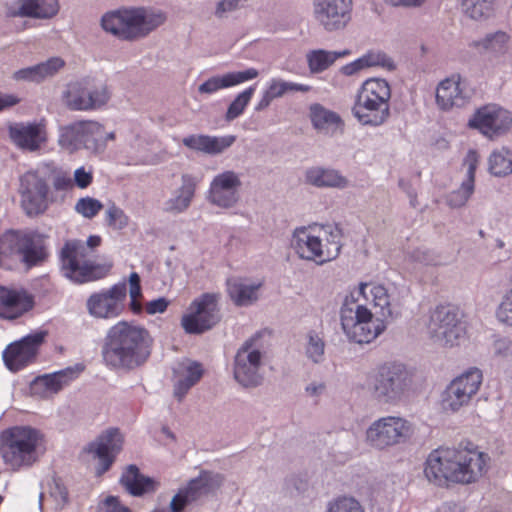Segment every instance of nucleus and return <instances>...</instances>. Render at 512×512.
I'll return each instance as SVG.
<instances>
[{
  "instance_id": "nucleus-1",
  "label": "nucleus",
  "mask_w": 512,
  "mask_h": 512,
  "mask_svg": "<svg viewBox=\"0 0 512 512\" xmlns=\"http://www.w3.org/2000/svg\"><path fill=\"white\" fill-rule=\"evenodd\" d=\"M403 307V297L396 289L388 291L383 285L362 282L342 302V330L349 341L370 343L386 329L384 319L399 318Z\"/></svg>"
},
{
  "instance_id": "nucleus-2",
  "label": "nucleus",
  "mask_w": 512,
  "mask_h": 512,
  "mask_svg": "<svg viewBox=\"0 0 512 512\" xmlns=\"http://www.w3.org/2000/svg\"><path fill=\"white\" fill-rule=\"evenodd\" d=\"M489 461V455L470 442L457 447H439L429 453L424 475L437 486L470 485L487 472Z\"/></svg>"
},
{
  "instance_id": "nucleus-3",
  "label": "nucleus",
  "mask_w": 512,
  "mask_h": 512,
  "mask_svg": "<svg viewBox=\"0 0 512 512\" xmlns=\"http://www.w3.org/2000/svg\"><path fill=\"white\" fill-rule=\"evenodd\" d=\"M149 333L140 326L119 321L110 327L101 350L104 364L112 370L131 371L150 356Z\"/></svg>"
},
{
  "instance_id": "nucleus-4",
  "label": "nucleus",
  "mask_w": 512,
  "mask_h": 512,
  "mask_svg": "<svg viewBox=\"0 0 512 512\" xmlns=\"http://www.w3.org/2000/svg\"><path fill=\"white\" fill-rule=\"evenodd\" d=\"M101 241L99 235H90L86 242L78 239L65 241L59 251L62 275L75 284L89 283L106 277L112 265L94 261L89 252V249L100 246Z\"/></svg>"
},
{
  "instance_id": "nucleus-5",
  "label": "nucleus",
  "mask_w": 512,
  "mask_h": 512,
  "mask_svg": "<svg viewBox=\"0 0 512 512\" xmlns=\"http://www.w3.org/2000/svg\"><path fill=\"white\" fill-rule=\"evenodd\" d=\"M391 86L383 78L366 79L358 88L351 107L357 122L366 127H380L390 117Z\"/></svg>"
},
{
  "instance_id": "nucleus-6",
  "label": "nucleus",
  "mask_w": 512,
  "mask_h": 512,
  "mask_svg": "<svg viewBox=\"0 0 512 512\" xmlns=\"http://www.w3.org/2000/svg\"><path fill=\"white\" fill-rule=\"evenodd\" d=\"M166 15L148 12L144 8H120L105 13L101 18L102 28L120 40L133 41L148 35L162 25Z\"/></svg>"
},
{
  "instance_id": "nucleus-7",
  "label": "nucleus",
  "mask_w": 512,
  "mask_h": 512,
  "mask_svg": "<svg viewBox=\"0 0 512 512\" xmlns=\"http://www.w3.org/2000/svg\"><path fill=\"white\" fill-rule=\"evenodd\" d=\"M42 433L31 426H13L2 433L1 454L13 471L31 467L39 457Z\"/></svg>"
},
{
  "instance_id": "nucleus-8",
  "label": "nucleus",
  "mask_w": 512,
  "mask_h": 512,
  "mask_svg": "<svg viewBox=\"0 0 512 512\" xmlns=\"http://www.w3.org/2000/svg\"><path fill=\"white\" fill-rule=\"evenodd\" d=\"M426 328L430 339L445 347L459 345L467 334L462 314L449 305H438L431 310Z\"/></svg>"
},
{
  "instance_id": "nucleus-9",
  "label": "nucleus",
  "mask_w": 512,
  "mask_h": 512,
  "mask_svg": "<svg viewBox=\"0 0 512 512\" xmlns=\"http://www.w3.org/2000/svg\"><path fill=\"white\" fill-rule=\"evenodd\" d=\"M410 384L409 373L403 364L386 363L371 376L369 389L379 402L396 404L405 396Z\"/></svg>"
},
{
  "instance_id": "nucleus-10",
  "label": "nucleus",
  "mask_w": 512,
  "mask_h": 512,
  "mask_svg": "<svg viewBox=\"0 0 512 512\" xmlns=\"http://www.w3.org/2000/svg\"><path fill=\"white\" fill-rule=\"evenodd\" d=\"M21 207L29 217L44 214L54 201L50 177L43 169L28 171L20 177Z\"/></svg>"
},
{
  "instance_id": "nucleus-11",
  "label": "nucleus",
  "mask_w": 512,
  "mask_h": 512,
  "mask_svg": "<svg viewBox=\"0 0 512 512\" xmlns=\"http://www.w3.org/2000/svg\"><path fill=\"white\" fill-rule=\"evenodd\" d=\"M413 425L400 416H384L374 420L366 429V444L378 451L405 443L413 434Z\"/></svg>"
},
{
  "instance_id": "nucleus-12",
  "label": "nucleus",
  "mask_w": 512,
  "mask_h": 512,
  "mask_svg": "<svg viewBox=\"0 0 512 512\" xmlns=\"http://www.w3.org/2000/svg\"><path fill=\"white\" fill-rule=\"evenodd\" d=\"M101 124L92 120H80L60 125L58 128V146L69 153L86 149L99 154L103 148Z\"/></svg>"
},
{
  "instance_id": "nucleus-13",
  "label": "nucleus",
  "mask_w": 512,
  "mask_h": 512,
  "mask_svg": "<svg viewBox=\"0 0 512 512\" xmlns=\"http://www.w3.org/2000/svg\"><path fill=\"white\" fill-rule=\"evenodd\" d=\"M220 295L203 293L196 297L182 316L181 325L188 334H201L212 329L221 320Z\"/></svg>"
},
{
  "instance_id": "nucleus-14",
  "label": "nucleus",
  "mask_w": 512,
  "mask_h": 512,
  "mask_svg": "<svg viewBox=\"0 0 512 512\" xmlns=\"http://www.w3.org/2000/svg\"><path fill=\"white\" fill-rule=\"evenodd\" d=\"M62 99L72 111H92L108 103L110 92L105 85L93 86L88 79H81L67 85Z\"/></svg>"
},
{
  "instance_id": "nucleus-15",
  "label": "nucleus",
  "mask_w": 512,
  "mask_h": 512,
  "mask_svg": "<svg viewBox=\"0 0 512 512\" xmlns=\"http://www.w3.org/2000/svg\"><path fill=\"white\" fill-rule=\"evenodd\" d=\"M482 380V371L477 367H471L453 379L442 394L443 409L456 412L468 405L478 392Z\"/></svg>"
},
{
  "instance_id": "nucleus-16",
  "label": "nucleus",
  "mask_w": 512,
  "mask_h": 512,
  "mask_svg": "<svg viewBox=\"0 0 512 512\" xmlns=\"http://www.w3.org/2000/svg\"><path fill=\"white\" fill-rule=\"evenodd\" d=\"M127 285L118 282L108 289L92 293L86 300V309L90 316L110 320L120 316L125 307Z\"/></svg>"
},
{
  "instance_id": "nucleus-17",
  "label": "nucleus",
  "mask_w": 512,
  "mask_h": 512,
  "mask_svg": "<svg viewBox=\"0 0 512 512\" xmlns=\"http://www.w3.org/2000/svg\"><path fill=\"white\" fill-rule=\"evenodd\" d=\"M254 341V338L244 341L234 357V378L245 388L257 387L263 380V376L260 373L263 354L254 347Z\"/></svg>"
},
{
  "instance_id": "nucleus-18",
  "label": "nucleus",
  "mask_w": 512,
  "mask_h": 512,
  "mask_svg": "<svg viewBox=\"0 0 512 512\" xmlns=\"http://www.w3.org/2000/svg\"><path fill=\"white\" fill-rule=\"evenodd\" d=\"M313 17L326 32L341 31L352 19L353 0H312Z\"/></svg>"
},
{
  "instance_id": "nucleus-19",
  "label": "nucleus",
  "mask_w": 512,
  "mask_h": 512,
  "mask_svg": "<svg viewBox=\"0 0 512 512\" xmlns=\"http://www.w3.org/2000/svg\"><path fill=\"white\" fill-rule=\"evenodd\" d=\"M468 125L493 140L512 128V113L495 104L485 105L476 110Z\"/></svg>"
},
{
  "instance_id": "nucleus-20",
  "label": "nucleus",
  "mask_w": 512,
  "mask_h": 512,
  "mask_svg": "<svg viewBox=\"0 0 512 512\" xmlns=\"http://www.w3.org/2000/svg\"><path fill=\"white\" fill-rule=\"evenodd\" d=\"M45 336V331H35L10 343L2 355L6 367L10 371L18 372L33 363Z\"/></svg>"
},
{
  "instance_id": "nucleus-21",
  "label": "nucleus",
  "mask_w": 512,
  "mask_h": 512,
  "mask_svg": "<svg viewBox=\"0 0 512 512\" xmlns=\"http://www.w3.org/2000/svg\"><path fill=\"white\" fill-rule=\"evenodd\" d=\"M241 186V175L234 170H225L213 177L207 191V200L220 208H232L239 201Z\"/></svg>"
},
{
  "instance_id": "nucleus-22",
  "label": "nucleus",
  "mask_w": 512,
  "mask_h": 512,
  "mask_svg": "<svg viewBox=\"0 0 512 512\" xmlns=\"http://www.w3.org/2000/svg\"><path fill=\"white\" fill-rule=\"evenodd\" d=\"M11 142L20 150L35 152L47 142V130L44 120L16 122L8 127Z\"/></svg>"
},
{
  "instance_id": "nucleus-23",
  "label": "nucleus",
  "mask_w": 512,
  "mask_h": 512,
  "mask_svg": "<svg viewBox=\"0 0 512 512\" xmlns=\"http://www.w3.org/2000/svg\"><path fill=\"white\" fill-rule=\"evenodd\" d=\"M122 435L117 428H110L88 445L87 451L98 459L96 474L102 475L113 464L122 449Z\"/></svg>"
},
{
  "instance_id": "nucleus-24",
  "label": "nucleus",
  "mask_w": 512,
  "mask_h": 512,
  "mask_svg": "<svg viewBox=\"0 0 512 512\" xmlns=\"http://www.w3.org/2000/svg\"><path fill=\"white\" fill-rule=\"evenodd\" d=\"M290 244L299 258L303 260L314 261L318 265L329 262L326 260L321 237L319 234L314 235L308 227H297L292 234Z\"/></svg>"
},
{
  "instance_id": "nucleus-25",
  "label": "nucleus",
  "mask_w": 512,
  "mask_h": 512,
  "mask_svg": "<svg viewBox=\"0 0 512 512\" xmlns=\"http://www.w3.org/2000/svg\"><path fill=\"white\" fill-rule=\"evenodd\" d=\"M222 482L221 474L202 471L198 477L191 479L185 487L179 489L175 496L185 508L188 504L218 489Z\"/></svg>"
},
{
  "instance_id": "nucleus-26",
  "label": "nucleus",
  "mask_w": 512,
  "mask_h": 512,
  "mask_svg": "<svg viewBox=\"0 0 512 512\" xmlns=\"http://www.w3.org/2000/svg\"><path fill=\"white\" fill-rule=\"evenodd\" d=\"M34 298L24 289H8L0 287V316L16 319L31 310Z\"/></svg>"
},
{
  "instance_id": "nucleus-27",
  "label": "nucleus",
  "mask_w": 512,
  "mask_h": 512,
  "mask_svg": "<svg viewBox=\"0 0 512 512\" xmlns=\"http://www.w3.org/2000/svg\"><path fill=\"white\" fill-rule=\"evenodd\" d=\"M19 259L28 267L42 263L47 255L46 236L35 230L20 231Z\"/></svg>"
},
{
  "instance_id": "nucleus-28",
  "label": "nucleus",
  "mask_w": 512,
  "mask_h": 512,
  "mask_svg": "<svg viewBox=\"0 0 512 512\" xmlns=\"http://www.w3.org/2000/svg\"><path fill=\"white\" fill-rule=\"evenodd\" d=\"M259 72L256 68H248L243 71H232L222 75L208 78L198 87L200 94L212 95L219 90L231 88L244 82L257 78Z\"/></svg>"
},
{
  "instance_id": "nucleus-29",
  "label": "nucleus",
  "mask_w": 512,
  "mask_h": 512,
  "mask_svg": "<svg viewBox=\"0 0 512 512\" xmlns=\"http://www.w3.org/2000/svg\"><path fill=\"white\" fill-rule=\"evenodd\" d=\"M309 118L312 127L325 136L332 137L335 134L343 133L344 121L341 116L319 103L311 104L309 107Z\"/></svg>"
},
{
  "instance_id": "nucleus-30",
  "label": "nucleus",
  "mask_w": 512,
  "mask_h": 512,
  "mask_svg": "<svg viewBox=\"0 0 512 512\" xmlns=\"http://www.w3.org/2000/svg\"><path fill=\"white\" fill-rule=\"evenodd\" d=\"M468 96L461 85L459 75L442 80L436 89V103L442 110L465 105Z\"/></svg>"
},
{
  "instance_id": "nucleus-31",
  "label": "nucleus",
  "mask_w": 512,
  "mask_h": 512,
  "mask_svg": "<svg viewBox=\"0 0 512 512\" xmlns=\"http://www.w3.org/2000/svg\"><path fill=\"white\" fill-rule=\"evenodd\" d=\"M204 373L202 364L197 361L186 360L179 363L174 370L176 381L174 383V396L181 401L188 391L199 382Z\"/></svg>"
},
{
  "instance_id": "nucleus-32",
  "label": "nucleus",
  "mask_w": 512,
  "mask_h": 512,
  "mask_svg": "<svg viewBox=\"0 0 512 512\" xmlns=\"http://www.w3.org/2000/svg\"><path fill=\"white\" fill-rule=\"evenodd\" d=\"M182 184L176 192L165 202V210L173 214L186 211L194 198L199 178L191 174H183Z\"/></svg>"
},
{
  "instance_id": "nucleus-33",
  "label": "nucleus",
  "mask_w": 512,
  "mask_h": 512,
  "mask_svg": "<svg viewBox=\"0 0 512 512\" xmlns=\"http://www.w3.org/2000/svg\"><path fill=\"white\" fill-rule=\"evenodd\" d=\"M235 141V136H209V135H189L184 137L182 142L189 149L203 152L210 155H217L229 148Z\"/></svg>"
},
{
  "instance_id": "nucleus-34",
  "label": "nucleus",
  "mask_w": 512,
  "mask_h": 512,
  "mask_svg": "<svg viewBox=\"0 0 512 512\" xmlns=\"http://www.w3.org/2000/svg\"><path fill=\"white\" fill-rule=\"evenodd\" d=\"M84 369L85 366L82 363H76L73 366L38 376L36 383L43 386L49 392L57 393L76 380Z\"/></svg>"
},
{
  "instance_id": "nucleus-35",
  "label": "nucleus",
  "mask_w": 512,
  "mask_h": 512,
  "mask_svg": "<svg viewBox=\"0 0 512 512\" xmlns=\"http://www.w3.org/2000/svg\"><path fill=\"white\" fill-rule=\"evenodd\" d=\"M64 65L65 62L62 58L51 57L44 62L15 71L13 74V78L17 81L39 83L45 78L53 76Z\"/></svg>"
},
{
  "instance_id": "nucleus-36",
  "label": "nucleus",
  "mask_w": 512,
  "mask_h": 512,
  "mask_svg": "<svg viewBox=\"0 0 512 512\" xmlns=\"http://www.w3.org/2000/svg\"><path fill=\"white\" fill-rule=\"evenodd\" d=\"M227 293L236 306L246 307L258 300V291L262 283H247L240 278H229L226 282Z\"/></svg>"
},
{
  "instance_id": "nucleus-37",
  "label": "nucleus",
  "mask_w": 512,
  "mask_h": 512,
  "mask_svg": "<svg viewBox=\"0 0 512 512\" xmlns=\"http://www.w3.org/2000/svg\"><path fill=\"white\" fill-rule=\"evenodd\" d=\"M306 182L318 188L344 189L348 180L338 170L325 167H311L305 173Z\"/></svg>"
},
{
  "instance_id": "nucleus-38",
  "label": "nucleus",
  "mask_w": 512,
  "mask_h": 512,
  "mask_svg": "<svg viewBox=\"0 0 512 512\" xmlns=\"http://www.w3.org/2000/svg\"><path fill=\"white\" fill-rule=\"evenodd\" d=\"M120 483L133 496H142L157 488V482L153 478L141 474L139 468L134 464L129 465L122 473Z\"/></svg>"
},
{
  "instance_id": "nucleus-39",
  "label": "nucleus",
  "mask_w": 512,
  "mask_h": 512,
  "mask_svg": "<svg viewBox=\"0 0 512 512\" xmlns=\"http://www.w3.org/2000/svg\"><path fill=\"white\" fill-rule=\"evenodd\" d=\"M58 10V0H22L21 6L9 10L8 15L46 19L56 15Z\"/></svg>"
},
{
  "instance_id": "nucleus-40",
  "label": "nucleus",
  "mask_w": 512,
  "mask_h": 512,
  "mask_svg": "<svg viewBox=\"0 0 512 512\" xmlns=\"http://www.w3.org/2000/svg\"><path fill=\"white\" fill-rule=\"evenodd\" d=\"M319 229V236L325 240L324 250L326 260L332 261L336 259L342 248L343 229L338 223H325L315 225Z\"/></svg>"
},
{
  "instance_id": "nucleus-41",
  "label": "nucleus",
  "mask_w": 512,
  "mask_h": 512,
  "mask_svg": "<svg viewBox=\"0 0 512 512\" xmlns=\"http://www.w3.org/2000/svg\"><path fill=\"white\" fill-rule=\"evenodd\" d=\"M349 53L348 50L328 51L325 49H313L306 53V62L309 71L312 74H317L324 72L332 66L338 58L347 56Z\"/></svg>"
},
{
  "instance_id": "nucleus-42",
  "label": "nucleus",
  "mask_w": 512,
  "mask_h": 512,
  "mask_svg": "<svg viewBox=\"0 0 512 512\" xmlns=\"http://www.w3.org/2000/svg\"><path fill=\"white\" fill-rule=\"evenodd\" d=\"M488 171L496 177L512 174V150L507 147L493 150L488 158Z\"/></svg>"
},
{
  "instance_id": "nucleus-43",
  "label": "nucleus",
  "mask_w": 512,
  "mask_h": 512,
  "mask_svg": "<svg viewBox=\"0 0 512 512\" xmlns=\"http://www.w3.org/2000/svg\"><path fill=\"white\" fill-rule=\"evenodd\" d=\"M509 36L503 31L487 34L482 40L473 41L470 46L480 52L502 53L507 48Z\"/></svg>"
},
{
  "instance_id": "nucleus-44",
  "label": "nucleus",
  "mask_w": 512,
  "mask_h": 512,
  "mask_svg": "<svg viewBox=\"0 0 512 512\" xmlns=\"http://www.w3.org/2000/svg\"><path fill=\"white\" fill-rule=\"evenodd\" d=\"M310 90L311 86L309 85L285 81L280 78H271L267 82V87L265 89V91L269 94V97H271L273 100L282 97L288 92L306 93Z\"/></svg>"
},
{
  "instance_id": "nucleus-45",
  "label": "nucleus",
  "mask_w": 512,
  "mask_h": 512,
  "mask_svg": "<svg viewBox=\"0 0 512 512\" xmlns=\"http://www.w3.org/2000/svg\"><path fill=\"white\" fill-rule=\"evenodd\" d=\"M305 354L315 364L324 361L325 341L321 332L310 330L306 335Z\"/></svg>"
},
{
  "instance_id": "nucleus-46",
  "label": "nucleus",
  "mask_w": 512,
  "mask_h": 512,
  "mask_svg": "<svg viewBox=\"0 0 512 512\" xmlns=\"http://www.w3.org/2000/svg\"><path fill=\"white\" fill-rule=\"evenodd\" d=\"M463 13L473 20H481L490 16L493 0H461Z\"/></svg>"
},
{
  "instance_id": "nucleus-47",
  "label": "nucleus",
  "mask_w": 512,
  "mask_h": 512,
  "mask_svg": "<svg viewBox=\"0 0 512 512\" xmlns=\"http://www.w3.org/2000/svg\"><path fill=\"white\" fill-rule=\"evenodd\" d=\"M20 231L9 230L0 236V265L12 257H19Z\"/></svg>"
},
{
  "instance_id": "nucleus-48",
  "label": "nucleus",
  "mask_w": 512,
  "mask_h": 512,
  "mask_svg": "<svg viewBox=\"0 0 512 512\" xmlns=\"http://www.w3.org/2000/svg\"><path fill=\"white\" fill-rule=\"evenodd\" d=\"M255 92V86H250L240 92L235 99L230 103L227 108L225 119L230 122L238 118L243 114L245 108L249 104L253 94Z\"/></svg>"
},
{
  "instance_id": "nucleus-49",
  "label": "nucleus",
  "mask_w": 512,
  "mask_h": 512,
  "mask_svg": "<svg viewBox=\"0 0 512 512\" xmlns=\"http://www.w3.org/2000/svg\"><path fill=\"white\" fill-rule=\"evenodd\" d=\"M365 68L381 67L388 71L396 68L394 60L381 50H369L361 56Z\"/></svg>"
},
{
  "instance_id": "nucleus-50",
  "label": "nucleus",
  "mask_w": 512,
  "mask_h": 512,
  "mask_svg": "<svg viewBox=\"0 0 512 512\" xmlns=\"http://www.w3.org/2000/svg\"><path fill=\"white\" fill-rule=\"evenodd\" d=\"M475 183L463 179L458 189L450 192L447 196V204L452 208L464 206L474 193Z\"/></svg>"
},
{
  "instance_id": "nucleus-51",
  "label": "nucleus",
  "mask_w": 512,
  "mask_h": 512,
  "mask_svg": "<svg viewBox=\"0 0 512 512\" xmlns=\"http://www.w3.org/2000/svg\"><path fill=\"white\" fill-rule=\"evenodd\" d=\"M105 221L115 230H123L129 224V217L122 208L111 203L105 212Z\"/></svg>"
},
{
  "instance_id": "nucleus-52",
  "label": "nucleus",
  "mask_w": 512,
  "mask_h": 512,
  "mask_svg": "<svg viewBox=\"0 0 512 512\" xmlns=\"http://www.w3.org/2000/svg\"><path fill=\"white\" fill-rule=\"evenodd\" d=\"M103 208V204L100 200L86 196L77 200L74 210L84 218H94Z\"/></svg>"
},
{
  "instance_id": "nucleus-53",
  "label": "nucleus",
  "mask_w": 512,
  "mask_h": 512,
  "mask_svg": "<svg viewBox=\"0 0 512 512\" xmlns=\"http://www.w3.org/2000/svg\"><path fill=\"white\" fill-rule=\"evenodd\" d=\"M56 192L68 191L73 188V180L69 172L62 168L52 167L46 171Z\"/></svg>"
},
{
  "instance_id": "nucleus-54",
  "label": "nucleus",
  "mask_w": 512,
  "mask_h": 512,
  "mask_svg": "<svg viewBox=\"0 0 512 512\" xmlns=\"http://www.w3.org/2000/svg\"><path fill=\"white\" fill-rule=\"evenodd\" d=\"M496 319L504 326L512 327V288L507 290L495 311Z\"/></svg>"
},
{
  "instance_id": "nucleus-55",
  "label": "nucleus",
  "mask_w": 512,
  "mask_h": 512,
  "mask_svg": "<svg viewBox=\"0 0 512 512\" xmlns=\"http://www.w3.org/2000/svg\"><path fill=\"white\" fill-rule=\"evenodd\" d=\"M49 494L57 509H63L69 503L68 489L61 478H53L49 485Z\"/></svg>"
},
{
  "instance_id": "nucleus-56",
  "label": "nucleus",
  "mask_w": 512,
  "mask_h": 512,
  "mask_svg": "<svg viewBox=\"0 0 512 512\" xmlns=\"http://www.w3.org/2000/svg\"><path fill=\"white\" fill-rule=\"evenodd\" d=\"M129 295H130V309L134 314H140L142 312V305L138 301V298L142 296L141 291V279L137 272H132L129 275Z\"/></svg>"
},
{
  "instance_id": "nucleus-57",
  "label": "nucleus",
  "mask_w": 512,
  "mask_h": 512,
  "mask_svg": "<svg viewBox=\"0 0 512 512\" xmlns=\"http://www.w3.org/2000/svg\"><path fill=\"white\" fill-rule=\"evenodd\" d=\"M326 512H364L360 503L352 497H339L330 502Z\"/></svg>"
},
{
  "instance_id": "nucleus-58",
  "label": "nucleus",
  "mask_w": 512,
  "mask_h": 512,
  "mask_svg": "<svg viewBox=\"0 0 512 512\" xmlns=\"http://www.w3.org/2000/svg\"><path fill=\"white\" fill-rule=\"evenodd\" d=\"M491 351L495 358L509 359L512 356V339L508 336H494Z\"/></svg>"
},
{
  "instance_id": "nucleus-59",
  "label": "nucleus",
  "mask_w": 512,
  "mask_h": 512,
  "mask_svg": "<svg viewBox=\"0 0 512 512\" xmlns=\"http://www.w3.org/2000/svg\"><path fill=\"white\" fill-rule=\"evenodd\" d=\"M72 180L73 187L86 189L93 182V171L91 168L87 169L85 166H81L74 171Z\"/></svg>"
},
{
  "instance_id": "nucleus-60",
  "label": "nucleus",
  "mask_w": 512,
  "mask_h": 512,
  "mask_svg": "<svg viewBox=\"0 0 512 512\" xmlns=\"http://www.w3.org/2000/svg\"><path fill=\"white\" fill-rule=\"evenodd\" d=\"M478 163L479 155L477 151L474 149H469L463 161V165L467 167L466 175L464 178L465 180L475 183V173L478 167Z\"/></svg>"
},
{
  "instance_id": "nucleus-61",
  "label": "nucleus",
  "mask_w": 512,
  "mask_h": 512,
  "mask_svg": "<svg viewBox=\"0 0 512 512\" xmlns=\"http://www.w3.org/2000/svg\"><path fill=\"white\" fill-rule=\"evenodd\" d=\"M247 0H219L215 7V16L223 18L227 13L237 10Z\"/></svg>"
},
{
  "instance_id": "nucleus-62",
  "label": "nucleus",
  "mask_w": 512,
  "mask_h": 512,
  "mask_svg": "<svg viewBox=\"0 0 512 512\" xmlns=\"http://www.w3.org/2000/svg\"><path fill=\"white\" fill-rule=\"evenodd\" d=\"M98 512H129V509L122 505L116 496H108L98 505Z\"/></svg>"
},
{
  "instance_id": "nucleus-63",
  "label": "nucleus",
  "mask_w": 512,
  "mask_h": 512,
  "mask_svg": "<svg viewBox=\"0 0 512 512\" xmlns=\"http://www.w3.org/2000/svg\"><path fill=\"white\" fill-rule=\"evenodd\" d=\"M169 305V301L165 297H159L151 300L146 304V312L149 315L164 313Z\"/></svg>"
},
{
  "instance_id": "nucleus-64",
  "label": "nucleus",
  "mask_w": 512,
  "mask_h": 512,
  "mask_svg": "<svg viewBox=\"0 0 512 512\" xmlns=\"http://www.w3.org/2000/svg\"><path fill=\"white\" fill-rule=\"evenodd\" d=\"M413 257L419 261L420 263H423L425 265H439L440 261L433 255V253L429 250H421L418 249L414 252Z\"/></svg>"
}]
</instances>
